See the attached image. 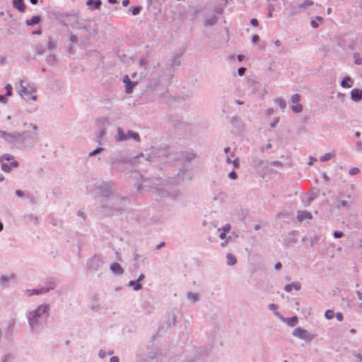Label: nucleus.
I'll use <instances>...</instances> for the list:
<instances>
[{
    "instance_id": "obj_29",
    "label": "nucleus",
    "mask_w": 362,
    "mask_h": 362,
    "mask_svg": "<svg viewBox=\"0 0 362 362\" xmlns=\"http://www.w3.org/2000/svg\"><path fill=\"white\" fill-rule=\"evenodd\" d=\"M300 284L299 282H293L292 283V288H293L295 290L298 291L300 289Z\"/></svg>"
},
{
    "instance_id": "obj_18",
    "label": "nucleus",
    "mask_w": 362,
    "mask_h": 362,
    "mask_svg": "<svg viewBox=\"0 0 362 362\" xmlns=\"http://www.w3.org/2000/svg\"><path fill=\"white\" fill-rule=\"evenodd\" d=\"M227 263L228 265H234L236 263V258L232 254L228 253L227 255Z\"/></svg>"
},
{
    "instance_id": "obj_15",
    "label": "nucleus",
    "mask_w": 362,
    "mask_h": 362,
    "mask_svg": "<svg viewBox=\"0 0 362 362\" xmlns=\"http://www.w3.org/2000/svg\"><path fill=\"white\" fill-rule=\"evenodd\" d=\"M334 157H335V153L334 152H329V153H325L324 156L320 157V160L321 162H326V161H328V160H331Z\"/></svg>"
},
{
    "instance_id": "obj_58",
    "label": "nucleus",
    "mask_w": 362,
    "mask_h": 362,
    "mask_svg": "<svg viewBox=\"0 0 362 362\" xmlns=\"http://www.w3.org/2000/svg\"><path fill=\"white\" fill-rule=\"evenodd\" d=\"M314 161H316V159H315V158H310V161L308 163V165H313V162H314Z\"/></svg>"
},
{
    "instance_id": "obj_49",
    "label": "nucleus",
    "mask_w": 362,
    "mask_h": 362,
    "mask_svg": "<svg viewBox=\"0 0 362 362\" xmlns=\"http://www.w3.org/2000/svg\"><path fill=\"white\" fill-rule=\"evenodd\" d=\"M259 40V36L255 35L252 37V42H256Z\"/></svg>"
},
{
    "instance_id": "obj_26",
    "label": "nucleus",
    "mask_w": 362,
    "mask_h": 362,
    "mask_svg": "<svg viewBox=\"0 0 362 362\" xmlns=\"http://www.w3.org/2000/svg\"><path fill=\"white\" fill-rule=\"evenodd\" d=\"M360 172V170L358 168H352L349 170V174L351 175H357Z\"/></svg>"
},
{
    "instance_id": "obj_3",
    "label": "nucleus",
    "mask_w": 362,
    "mask_h": 362,
    "mask_svg": "<svg viewBox=\"0 0 362 362\" xmlns=\"http://www.w3.org/2000/svg\"><path fill=\"white\" fill-rule=\"evenodd\" d=\"M0 162L1 163V169L6 173H9L12 168L18 166V163L14 160V157L9 154H4L1 156Z\"/></svg>"
},
{
    "instance_id": "obj_30",
    "label": "nucleus",
    "mask_w": 362,
    "mask_h": 362,
    "mask_svg": "<svg viewBox=\"0 0 362 362\" xmlns=\"http://www.w3.org/2000/svg\"><path fill=\"white\" fill-rule=\"evenodd\" d=\"M141 10V8L139 7V6H136V7H134L132 9V13L134 16H136L137 15L139 11Z\"/></svg>"
},
{
    "instance_id": "obj_19",
    "label": "nucleus",
    "mask_w": 362,
    "mask_h": 362,
    "mask_svg": "<svg viewBox=\"0 0 362 362\" xmlns=\"http://www.w3.org/2000/svg\"><path fill=\"white\" fill-rule=\"evenodd\" d=\"M217 22V18L216 16H213L211 18H208L206 21H205V25H207V26H211L214 24H216Z\"/></svg>"
},
{
    "instance_id": "obj_42",
    "label": "nucleus",
    "mask_w": 362,
    "mask_h": 362,
    "mask_svg": "<svg viewBox=\"0 0 362 362\" xmlns=\"http://www.w3.org/2000/svg\"><path fill=\"white\" fill-rule=\"evenodd\" d=\"M16 194L19 197H22L23 196V192L21 190L18 189L16 191Z\"/></svg>"
},
{
    "instance_id": "obj_16",
    "label": "nucleus",
    "mask_w": 362,
    "mask_h": 362,
    "mask_svg": "<svg viewBox=\"0 0 362 362\" xmlns=\"http://www.w3.org/2000/svg\"><path fill=\"white\" fill-rule=\"evenodd\" d=\"M49 290V288H46L45 290L44 288H41L40 290L35 289V290H27V293L29 296H32L33 294H39L42 293L44 292H47Z\"/></svg>"
},
{
    "instance_id": "obj_11",
    "label": "nucleus",
    "mask_w": 362,
    "mask_h": 362,
    "mask_svg": "<svg viewBox=\"0 0 362 362\" xmlns=\"http://www.w3.org/2000/svg\"><path fill=\"white\" fill-rule=\"evenodd\" d=\"M13 6L18 9L20 12L23 13L25 10V5L23 0H13Z\"/></svg>"
},
{
    "instance_id": "obj_57",
    "label": "nucleus",
    "mask_w": 362,
    "mask_h": 362,
    "mask_svg": "<svg viewBox=\"0 0 362 362\" xmlns=\"http://www.w3.org/2000/svg\"><path fill=\"white\" fill-rule=\"evenodd\" d=\"M144 274H141L137 280V281L139 283V281H142L144 279Z\"/></svg>"
},
{
    "instance_id": "obj_6",
    "label": "nucleus",
    "mask_w": 362,
    "mask_h": 362,
    "mask_svg": "<svg viewBox=\"0 0 362 362\" xmlns=\"http://www.w3.org/2000/svg\"><path fill=\"white\" fill-rule=\"evenodd\" d=\"M293 335L299 339H303V340L308 341H312L314 338V336L313 334H311L307 330H305L301 327H298V328L295 329L294 331L293 332Z\"/></svg>"
},
{
    "instance_id": "obj_45",
    "label": "nucleus",
    "mask_w": 362,
    "mask_h": 362,
    "mask_svg": "<svg viewBox=\"0 0 362 362\" xmlns=\"http://www.w3.org/2000/svg\"><path fill=\"white\" fill-rule=\"evenodd\" d=\"M230 156H234L233 153H231V155H230V156H227V158H226V162H227L228 163H232V161H233V160H231V159H230Z\"/></svg>"
},
{
    "instance_id": "obj_40",
    "label": "nucleus",
    "mask_w": 362,
    "mask_h": 362,
    "mask_svg": "<svg viewBox=\"0 0 362 362\" xmlns=\"http://www.w3.org/2000/svg\"><path fill=\"white\" fill-rule=\"evenodd\" d=\"M284 289L287 292H291L292 291V284L286 285Z\"/></svg>"
},
{
    "instance_id": "obj_35",
    "label": "nucleus",
    "mask_w": 362,
    "mask_h": 362,
    "mask_svg": "<svg viewBox=\"0 0 362 362\" xmlns=\"http://www.w3.org/2000/svg\"><path fill=\"white\" fill-rule=\"evenodd\" d=\"M223 231L226 232V233H228L229 230H230V224H226L223 227Z\"/></svg>"
},
{
    "instance_id": "obj_63",
    "label": "nucleus",
    "mask_w": 362,
    "mask_h": 362,
    "mask_svg": "<svg viewBox=\"0 0 362 362\" xmlns=\"http://www.w3.org/2000/svg\"><path fill=\"white\" fill-rule=\"evenodd\" d=\"M316 19L320 21V22H322L323 21V18L320 16H317L316 17Z\"/></svg>"
},
{
    "instance_id": "obj_31",
    "label": "nucleus",
    "mask_w": 362,
    "mask_h": 362,
    "mask_svg": "<svg viewBox=\"0 0 362 362\" xmlns=\"http://www.w3.org/2000/svg\"><path fill=\"white\" fill-rule=\"evenodd\" d=\"M334 316L339 321H342L344 319V315L341 313H337L336 315L334 314Z\"/></svg>"
},
{
    "instance_id": "obj_5",
    "label": "nucleus",
    "mask_w": 362,
    "mask_h": 362,
    "mask_svg": "<svg viewBox=\"0 0 362 362\" xmlns=\"http://www.w3.org/2000/svg\"><path fill=\"white\" fill-rule=\"evenodd\" d=\"M129 139H133L136 141H139L140 136L138 133H135L132 131H128L127 133L125 134L121 128L117 129V136L115 138L116 141H123Z\"/></svg>"
},
{
    "instance_id": "obj_27",
    "label": "nucleus",
    "mask_w": 362,
    "mask_h": 362,
    "mask_svg": "<svg viewBox=\"0 0 362 362\" xmlns=\"http://www.w3.org/2000/svg\"><path fill=\"white\" fill-rule=\"evenodd\" d=\"M47 47L49 49H53L56 47V43L53 40H49L48 42Z\"/></svg>"
},
{
    "instance_id": "obj_25",
    "label": "nucleus",
    "mask_w": 362,
    "mask_h": 362,
    "mask_svg": "<svg viewBox=\"0 0 362 362\" xmlns=\"http://www.w3.org/2000/svg\"><path fill=\"white\" fill-rule=\"evenodd\" d=\"M325 316L327 320H331L334 317V313L332 310H327L325 312Z\"/></svg>"
},
{
    "instance_id": "obj_51",
    "label": "nucleus",
    "mask_w": 362,
    "mask_h": 362,
    "mask_svg": "<svg viewBox=\"0 0 362 362\" xmlns=\"http://www.w3.org/2000/svg\"><path fill=\"white\" fill-rule=\"evenodd\" d=\"M129 4V0H123L122 1V5L124 6H127Z\"/></svg>"
},
{
    "instance_id": "obj_21",
    "label": "nucleus",
    "mask_w": 362,
    "mask_h": 362,
    "mask_svg": "<svg viewBox=\"0 0 362 362\" xmlns=\"http://www.w3.org/2000/svg\"><path fill=\"white\" fill-rule=\"evenodd\" d=\"M40 21V17L38 16H33L31 19L27 20L26 23L28 25H35L37 24Z\"/></svg>"
},
{
    "instance_id": "obj_9",
    "label": "nucleus",
    "mask_w": 362,
    "mask_h": 362,
    "mask_svg": "<svg viewBox=\"0 0 362 362\" xmlns=\"http://www.w3.org/2000/svg\"><path fill=\"white\" fill-rule=\"evenodd\" d=\"M298 220L301 222L305 219H311L312 215L307 211H299L297 216Z\"/></svg>"
},
{
    "instance_id": "obj_33",
    "label": "nucleus",
    "mask_w": 362,
    "mask_h": 362,
    "mask_svg": "<svg viewBox=\"0 0 362 362\" xmlns=\"http://www.w3.org/2000/svg\"><path fill=\"white\" fill-rule=\"evenodd\" d=\"M342 236H343V233H342V232H341V231H335V232L334 233V237L335 238H341Z\"/></svg>"
},
{
    "instance_id": "obj_28",
    "label": "nucleus",
    "mask_w": 362,
    "mask_h": 362,
    "mask_svg": "<svg viewBox=\"0 0 362 362\" xmlns=\"http://www.w3.org/2000/svg\"><path fill=\"white\" fill-rule=\"evenodd\" d=\"M6 90V95L10 96L12 94V86L10 84H7L5 87Z\"/></svg>"
},
{
    "instance_id": "obj_32",
    "label": "nucleus",
    "mask_w": 362,
    "mask_h": 362,
    "mask_svg": "<svg viewBox=\"0 0 362 362\" xmlns=\"http://www.w3.org/2000/svg\"><path fill=\"white\" fill-rule=\"evenodd\" d=\"M232 163H233V165L234 168L237 169V168H239V161H238V158H235V159L232 161Z\"/></svg>"
},
{
    "instance_id": "obj_55",
    "label": "nucleus",
    "mask_w": 362,
    "mask_h": 362,
    "mask_svg": "<svg viewBox=\"0 0 362 362\" xmlns=\"http://www.w3.org/2000/svg\"><path fill=\"white\" fill-rule=\"evenodd\" d=\"M274 44H275V45H276V46H277V47H279V46H281V41H280V40H276L274 42Z\"/></svg>"
},
{
    "instance_id": "obj_59",
    "label": "nucleus",
    "mask_w": 362,
    "mask_h": 362,
    "mask_svg": "<svg viewBox=\"0 0 362 362\" xmlns=\"http://www.w3.org/2000/svg\"><path fill=\"white\" fill-rule=\"evenodd\" d=\"M105 134V130L103 129L100 131V137H103V135Z\"/></svg>"
},
{
    "instance_id": "obj_34",
    "label": "nucleus",
    "mask_w": 362,
    "mask_h": 362,
    "mask_svg": "<svg viewBox=\"0 0 362 362\" xmlns=\"http://www.w3.org/2000/svg\"><path fill=\"white\" fill-rule=\"evenodd\" d=\"M228 177H229V178H230L232 180H236L237 179V174L235 173V172L233 171V172H230L228 174Z\"/></svg>"
},
{
    "instance_id": "obj_2",
    "label": "nucleus",
    "mask_w": 362,
    "mask_h": 362,
    "mask_svg": "<svg viewBox=\"0 0 362 362\" xmlns=\"http://www.w3.org/2000/svg\"><path fill=\"white\" fill-rule=\"evenodd\" d=\"M49 308L47 305H40L37 309L30 314L28 317L30 326L33 328L44 321L48 316Z\"/></svg>"
},
{
    "instance_id": "obj_64",
    "label": "nucleus",
    "mask_w": 362,
    "mask_h": 362,
    "mask_svg": "<svg viewBox=\"0 0 362 362\" xmlns=\"http://www.w3.org/2000/svg\"><path fill=\"white\" fill-rule=\"evenodd\" d=\"M30 127H31L34 130H37V127L35 124H30Z\"/></svg>"
},
{
    "instance_id": "obj_47",
    "label": "nucleus",
    "mask_w": 362,
    "mask_h": 362,
    "mask_svg": "<svg viewBox=\"0 0 362 362\" xmlns=\"http://www.w3.org/2000/svg\"><path fill=\"white\" fill-rule=\"evenodd\" d=\"M110 362H119V358L117 356H113L111 358Z\"/></svg>"
},
{
    "instance_id": "obj_41",
    "label": "nucleus",
    "mask_w": 362,
    "mask_h": 362,
    "mask_svg": "<svg viewBox=\"0 0 362 362\" xmlns=\"http://www.w3.org/2000/svg\"><path fill=\"white\" fill-rule=\"evenodd\" d=\"M355 64H357V65L362 64V58H361V57H356Z\"/></svg>"
},
{
    "instance_id": "obj_7",
    "label": "nucleus",
    "mask_w": 362,
    "mask_h": 362,
    "mask_svg": "<svg viewBox=\"0 0 362 362\" xmlns=\"http://www.w3.org/2000/svg\"><path fill=\"white\" fill-rule=\"evenodd\" d=\"M300 95L299 94H294L291 97V110L295 113L301 112L303 110V105L300 104Z\"/></svg>"
},
{
    "instance_id": "obj_38",
    "label": "nucleus",
    "mask_w": 362,
    "mask_h": 362,
    "mask_svg": "<svg viewBox=\"0 0 362 362\" xmlns=\"http://www.w3.org/2000/svg\"><path fill=\"white\" fill-rule=\"evenodd\" d=\"M279 118H275L274 119V121L270 124L271 127H272V128L275 127L276 125L277 124V123L279 122Z\"/></svg>"
},
{
    "instance_id": "obj_62",
    "label": "nucleus",
    "mask_w": 362,
    "mask_h": 362,
    "mask_svg": "<svg viewBox=\"0 0 362 362\" xmlns=\"http://www.w3.org/2000/svg\"><path fill=\"white\" fill-rule=\"evenodd\" d=\"M347 202L346 201H341V206H346Z\"/></svg>"
},
{
    "instance_id": "obj_44",
    "label": "nucleus",
    "mask_w": 362,
    "mask_h": 362,
    "mask_svg": "<svg viewBox=\"0 0 362 362\" xmlns=\"http://www.w3.org/2000/svg\"><path fill=\"white\" fill-rule=\"evenodd\" d=\"M226 234L227 233L224 232V231H222L220 235H219V237L221 239H225L226 237Z\"/></svg>"
},
{
    "instance_id": "obj_48",
    "label": "nucleus",
    "mask_w": 362,
    "mask_h": 362,
    "mask_svg": "<svg viewBox=\"0 0 362 362\" xmlns=\"http://www.w3.org/2000/svg\"><path fill=\"white\" fill-rule=\"evenodd\" d=\"M70 40L73 42H77V37H76V35H71V37H70Z\"/></svg>"
},
{
    "instance_id": "obj_22",
    "label": "nucleus",
    "mask_w": 362,
    "mask_h": 362,
    "mask_svg": "<svg viewBox=\"0 0 362 362\" xmlns=\"http://www.w3.org/2000/svg\"><path fill=\"white\" fill-rule=\"evenodd\" d=\"M129 286H133L135 291H138L141 288V285L136 281H131L129 283Z\"/></svg>"
},
{
    "instance_id": "obj_12",
    "label": "nucleus",
    "mask_w": 362,
    "mask_h": 362,
    "mask_svg": "<svg viewBox=\"0 0 362 362\" xmlns=\"http://www.w3.org/2000/svg\"><path fill=\"white\" fill-rule=\"evenodd\" d=\"M110 269L115 274H122L123 273V269L118 263L115 262L112 264L110 266Z\"/></svg>"
},
{
    "instance_id": "obj_39",
    "label": "nucleus",
    "mask_w": 362,
    "mask_h": 362,
    "mask_svg": "<svg viewBox=\"0 0 362 362\" xmlns=\"http://www.w3.org/2000/svg\"><path fill=\"white\" fill-rule=\"evenodd\" d=\"M245 71H246V69L244 67L239 68L238 69V74L240 76H243V75H244Z\"/></svg>"
},
{
    "instance_id": "obj_54",
    "label": "nucleus",
    "mask_w": 362,
    "mask_h": 362,
    "mask_svg": "<svg viewBox=\"0 0 362 362\" xmlns=\"http://www.w3.org/2000/svg\"><path fill=\"white\" fill-rule=\"evenodd\" d=\"M274 112V110L272 108H269L267 110V113L270 115L272 114H273Z\"/></svg>"
},
{
    "instance_id": "obj_37",
    "label": "nucleus",
    "mask_w": 362,
    "mask_h": 362,
    "mask_svg": "<svg viewBox=\"0 0 362 362\" xmlns=\"http://www.w3.org/2000/svg\"><path fill=\"white\" fill-rule=\"evenodd\" d=\"M269 308L272 310H276L278 309V306L276 304L271 303L269 305Z\"/></svg>"
},
{
    "instance_id": "obj_14",
    "label": "nucleus",
    "mask_w": 362,
    "mask_h": 362,
    "mask_svg": "<svg viewBox=\"0 0 362 362\" xmlns=\"http://www.w3.org/2000/svg\"><path fill=\"white\" fill-rule=\"evenodd\" d=\"M100 0H88L87 1V5L89 6L91 8H99L101 6Z\"/></svg>"
},
{
    "instance_id": "obj_1",
    "label": "nucleus",
    "mask_w": 362,
    "mask_h": 362,
    "mask_svg": "<svg viewBox=\"0 0 362 362\" xmlns=\"http://www.w3.org/2000/svg\"><path fill=\"white\" fill-rule=\"evenodd\" d=\"M16 88L19 95L25 100H37V97L35 95L37 89L33 83H29L24 80H21L20 84Z\"/></svg>"
},
{
    "instance_id": "obj_8",
    "label": "nucleus",
    "mask_w": 362,
    "mask_h": 362,
    "mask_svg": "<svg viewBox=\"0 0 362 362\" xmlns=\"http://www.w3.org/2000/svg\"><path fill=\"white\" fill-rule=\"evenodd\" d=\"M351 99L354 101L362 100V90L358 88L353 89L351 92Z\"/></svg>"
},
{
    "instance_id": "obj_61",
    "label": "nucleus",
    "mask_w": 362,
    "mask_h": 362,
    "mask_svg": "<svg viewBox=\"0 0 362 362\" xmlns=\"http://www.w3.org/2000/svg\"><path fill=\"white\" fill-rule=\"evenodd\" d=\"M6 98L4 95H0V102H5Z\"/></svg>"
},
{
    "instance_id": "obj_43",
    "label": "nucleus",
    "mask_w": 362,
    "mask_h": 362,
    "mask_svg": "<svg viewBox=\"0 0 362 362\" xmlns=\"http://www.w3.org/2000/svg\"><path fill=\"white\" fill-rule=\"evenodd\" d=\"M251 24H252L253 26H257V25H258V21H257V19H255V18H252V19L251 20Z\"/></svg>"
},
{
    "instance_id": "obj_13",
    "label": "nucleus",
    "mask_w": 362,
    "mask_h": 362,
    "mask_svg": "<svg viewBox=\"0 0 362 362\" xmlns=\"http://www.w3.org/2000/svg\"><path fill=\"white\" fill-rule=\"evenodd\" d=\"M353 83L352 79L350 77L346 76L342 80L341 86L343 88H351L353 86Z\"/></svg>"
},
{
    "instance_id": "obj_24",
    "label": "nucleus",
    "mask_w": 362,
    "mask_h": 362,
    "mask_svg": "<svg viewBox=\"0 0 362 362\" xmlns=\"http://www.w3.org/2000/svg\"><path fill=\"white\" fill-rule=\"evenodd\" d=\"M313 1H311V0H305L300 5V8H308L309 6H311L313 5Z\"/></svg>"
},
{
    "instance_id": "obj_36",
    "label": "nucleus",
    "mask_w": 362,
    "mask_h": 362,
    "mask_svg": "<svg viewBox=\"0 0 362 362\" xmlns=\"http://www.w3.org/2000/svg\"><path fill=\"white\" fill-rule=\"evenodd\" d=\"M103 150V148H98L95 149V151H93L92 153H90V156L96 155L97 153H98L99 152H100Z\"/></svg>"
},
{
    "instance_id": "obj_52",
    "label": "nucleus",
    "mask_w": 362,
    "mask_h": 362,
    "mask_svg": "<svg viewBox=\"0 0 362 362\" xmlns=\"http://www.w3.org/2000/svg\"><path fill=\"white\" fill-rule=\"evenodd\" d=\"M99 356H100V358H104V357H105V351H100L99 352Z\"/></svg>"
},
{
    "instance_id": "obj_46",
    "label": "nucleus",
    "mask_w": 362,
    "mask_h": 362,
    "mask_svg": "<svg viewBox=\"0 0 362 362\" xmlns=\"http://www.w3.org/2000/svg\"><path fill=\"white\" fill-rule=\"evenodd\" d=\"M1 280V282L3 284H4V283L7 282L9 280V279L7 276H2Z\"/></svg>"
},
{
    "instance_id": "obj_50",
    "label": "nucleus",
    "mask_w": 362,
    "mask_h": 362,
    "mask_svg": "<svg viewBox=\"0 0 362 362\" xmlns=\"http://www.w3.org/2000/svg\"><path fill=\"white\" fill-rule=\"evenodd\" d=\"M281 268V264L280 262H278L275 265V269L279 270Z\"/></svg>"
},
{
    "instance_id": "obj_60",
    "label": "nucleus",
    "mask_w": 362,
    "mask_h": 362,
    "mask_svg": "<svg viewBox=\"0 0 362 362\" xmlns=\"http://www.w3.org/2000/svg\"><path fill=\"white\" fill-rule=\"evenodd\" d=\"M243 59H244V56L243 55H238V59L239 62L243 61Z\"/></svg>"
},
{
    "instance_id": "obj_20",
    "label": "nucleus",
    "mask_w": 362,
    "mask_h": 362,
    "mask_svg": "<svg viewBox=\"0 0 362 362\" xmlns=\"http://www.w3.org/2000/svg\"><path fill=\"white\" fill-rule=\"evenodd\" d=\"M285 321L287 322V324L289 326H294L298 322V317H292L291 318H287L285 320Z\"/></svg>"
},
{
    "instance_id": "obj_56",
    "label": "nucleus",
    "mask_w": 362,
    "mask_h": 362,
    "mask_svg": "<svg viewBox=\"0 0 362 362\" xmlns=\"http://www.w3.org/2000/svg\"><path fill=\"white\" fill-rule=\"evenodd\" d=\"M356 294H357L358 299L362 300V293H361L360 291H357Z\"/></svg>"
},
{
    "instance_id": "obj_17",
    "label": "nucleus",
    "mask_w": 362,
    "mask_h": 362,
    "mask_svg": "<svg viewBox=\"0 0 362 362\" xmlns=\"http://www.w3.org/2000/svg\"><path fill=\"white\" fill-rule=\"evenodd\" d=\"M275 103H277L279 105V106L280 107L281 109L282 110H284L286 107V101L281 98H277L275 99Z\"/></svg>"
},
{
    "instance_id": "obj_53",
    "label": "nucleus",
    "mask_w": 362,
    "mask_h": 362,
    "mask_svg": "<svg viewBox=\"0 0 362 362\" xmlns=\"http://www.w3.org/2000/svg\"><path fill=\"white\" fill-rule=\"evenodd\" d=\"M311 25L313 28H315L318 27V24L315 21H312Z\"/></svg>"
},
{
    "instance_id": "obj_4",
    "label": "nucleus",
    "mask_w": 362,
    "mask_h": 362,
    "mask_svg": "<svg viewBox=\"0 0 362 362\" xmlns=\"http://www.w3.org/2000/svg\"><path fill=\"white\" fill-rule=\"evenodd\" d=\"M24 134V132L21 133L18 132H7L0 131V137L8 143L15 144L22 141Z\"/></svg>"
},
{
    "instance_id": "obj_10",
    "label": "nucleus",
    "mask_w": 362,
    "mask_h": 362,
    "mask_svg": "<svg viewBox=\"0 0 362 362\" xmlns=\"http://www.w3.org/2000/svg\"><path fill=\"white\" fill-rule=\"evenodd\" d=\"M124 83L126 84V92L130 93L132 92V88L136 83H132L128 76H125L123 79Z\"/></svg>"
},
{
    "instance_id": "obj_23",
    "label": "nucleus",
    "mask_w": 362,
    "mask_h": 362,
    "mask_svg": "<svg viewBox=\"0 0 362 362\" xmlns=\"http://www.w3.org/2000/svg\"><path fill=\"white\" fill-rule=\"evenodd\" d=\"M187 297L193 302H196L199 300V295L197 293H188Z\"/></svg>"
}]
</instances>
